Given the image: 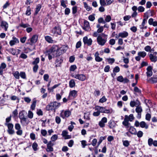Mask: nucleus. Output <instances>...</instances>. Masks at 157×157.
I'll return each instance as SVG.
<instances>
[{"mask_svg":"<svg viewBox=\"0 0 157 157\" xmlns=\"http://www.w3.org/2000/svg\"><path fill=\"white\" fill-rule=\"evenodd\" d=\"M66 46H63L59 48L58 46L56 45H53L47 51L48 52L52 53L53 57L55 56H59L64 53L67 49Z\"/></svg>","mask_w":157,"mask_h":157,"instance_id":"f257e3e1","label":"nucleus"},{"mask_svg":"<svg viewBox=\"0 0 157 157\" xmlns=\"http://www.w3.org/2000/svg\"><path fill=\"white\" fill-rule=\"evenodd\" d=\"M60 105V103L56 101L52 102L48 104L46 107V109L48 111L53 110L55 112L56 109Z\"/></svg>","mask_w":157,"mask_h":157,"instance_id":"f03ea898","label":"nucleus"},{"mask_svg":"<svg viewBox=\"0 0 157 157\" xmlns=\"http://www.w3.org/2000/svg\"><path fill=\"white\" fill-rule=\"evenodd\" d=\"M71 115V112L69 110H62L61 111L60 116L63 119H65L69 117Z\"/></svg>","mask_w":157,"mask_h":157,"instance_id":"7ed1b4c3","label":"nucleus"},{"mask_svg":"<svg viewBox=\"0 0 157 157\" xmlns=\"http://www.w3.org/2000/svg\"><path fill=\"white\" fill-rule=\"evenodd\" d=\"M5 125L7 127V132L9 135H12L15 133V131L13 128L14 125L12 123L7 124Z\"/></svg>","mask_w":157,"mask_h":157,"instance_id":"20e7f679","label":"nucleus"},{"mask_svg":"<svg viewBox=\"0 0 157 157\" xmlns=\"http://www.w3.org/2000/svg\"><path fill=\"white\" fill-rule=\"evenodd\" d=\"M54 144L53 143H52V141H49L47 145V148L46 151L48 152H52L54 151L53 146Z\"/></svg>","mask_w":157,"mask_h":157,"instance_id":"39448f33","label":"nucleus"},{"mask_svg":"<svg viewBox=\"0 0 157 157\" xmlns=\"http://www.w3.org/2000/svg\"><path fill=\"white\" fill-rule=\"evenodd\" d=\"M51 31L53 34L55 35H60L61 34V28L59 26L54 27Z\"/></svg>","mask_w":157,"mask_h":157,"instance_id":"423d86ee","label":"nucleus"},{"mask_svg":"<svg viewBox=\"0 0 157 157\" xmlns=\"http://www.w3.org/2000/svg\"><path fill=\"white\" fill-rule=\"evenodd\" d=\"M97 40L98 44L102 46L104 45L106 42V40L102 38L101 36H98Z\"/></svg>","mask_w":157,"mask_h":157,"instance_id":"0eeeda50","label":"nucleus"},{"mask_svg":"<svg viewBox=\"0 0 157 157\" xmlns=\"http://www.w3.org/2000/svg\"><path fill=\"white\" fill-rule=\"evenodd\" d=\"M77 96V91L75 90L71 91L68 97V100L71 99L76 98Z\"/></svg>","mask_w":157,"mask_h":157,"instance_id":"6e6552de","label":"nucleus"},{"mask_svg":"<svg viewBox=\"0 0 157 157\" xmlns=\"http://www.w3.org/2000/svg\"><path fill=\"white\" fill-rule=\"evenodd\" d=\"M83 40L84 45H87L88 46L92 45L93 41L91 38L88 39L87 36H85L83 38Z\"/></svg>","mask_w":157,"mask_h":157,"instance_id":"1a4fd4ad","label":"nucleus"},{"mask_svg":"<svg viewBox=\"0 0 157 157\" xmlns=\"http://www.w3.org/2000/svg\"><path fill=\"white\" fill-rule=\"evenodd\" d=\"M15 129L17 130L16 133V134L19 136L22 135L23 133L22 130L21 129V127L20 124L19 123H16L15 125Z\"/></svg>","mask_w":157,"mask_h":157,"instance_id":"9d476101","label":"nucleus"},{"mask_svg":"<svg viewBox=\"0 0 157 157\" xmlns=\"http://www.w3.org/2000/svg\"><path fill=\"white\" fill-rule=\"evenodd\" d=\"M135 111L137 113V118L139 119H140L141 118V113L143 111L142 107L140 105L136 106Z\"/></svg>","mask_w":157,"mask_h":157,"instance_id":"9b49d317","label":"nucleus"},{"mask_svg":"<svg viewBox=\"0 0 157 157\" xmlns=\"http://www.w3.org/2000/svg\"><path fill=\"white\" fill-rule=\"evenodd\" d=\"M72 77L75 78L79 80L83 81H84L86 78V76L84 74H77L75 75H73L72 76Z\"/></svg>","mask_w":157,"mask_h":157,"instance_id":"f8f14e48","label":"nucleus"},{"mask_svg":"<svg viewBox=\"0 0 157 157\" xmlns=\"http://www.w3.org/2000/svg\"><path fill=\"white\" fill-rule=\"evenodd\" d=\"M107 119L106 117H103L101 121L98 123V125L101 128H103L105 127V123H107Z\"/></svg>","mask_w":157,"mask_h":157,"instance_id":"ddd939ff","label":"nucleus"},{"mask_svg":"<svg viewBox=\"0 0 157 157\" xmlns=\"http://www.w3.org/2000/svg\"><path fill=\"white\" fill-rule=\"evenodd\" d=\"M38 36L36 35H33L31 38L29 39V40L30 42V44L32 45L33 44L36 43L38 40Z\"/></svg>","mask_w":157,"mask_h":157,"instance_id":"4468645a","label":"nucleus"},{"mask_svg":"<svg viewBox=\"0 0 157 157\" xmlns=\"http://www.w3.org/2000/svg\"><path fill=\"white\" fill-rule=\"evenodd\" d=\"M148 144L149 146H151L152 145L155 147H157V140H154L151 138H149L148 140Z\"/></svg>","mask_w":157,"mask_h":157,"instance_id":"2eb2a0df","label":"nucleus"},{"mask_svg":"<svg viewBox=\"0 0 157 157\" xmlns=\"http://www.w3.org/2000/svg\"><path fill=\"white\" fill-rule=\"evenodd\" d=\"M19 43V40L18 39L15 37H13L12 40L10 41V44L11 46H13V45Z\"/></svg>","mask_w":157,"mask_h":157,"instance_id":"dca6fc26","label":"nucleus"},{"mask_svg":"<svg viewBox=\"0 0 157 157\" xmlns=\"http://www.w3.org/2000/svg\"><path fill=\"white\" fill-rule=\"evenodd\" d=\"M152 67L151 66H148L147 68V72H146V74L147 77H151L152 75Z\"/></svg>","mask_w":157,"mask_h":157,"instance_id":"f3484780","label":"nucleus"},{"mask_svg":"<svg viewBox=\"0 0 157 157\" xmlns=\"http://www.w3.org/2000/svg\"><path fill=\"white\" fill-rule=\"evenodd\" d=\"M135 119V117H134L133 115V114H130L129 116L128 115H125V118L124 119V120H125V121H127L129 122V121H132L134 120Z\"/></svg>","mask_w":157,"mask_h":157,"instance_id":"a211bd4d","label":"nucleus"},{"mask_svg":"<svg viewBox=\"0 0 157 157\" xmlns=\"http://www.w3.org/2000/svg\"><path fill=\"white\" fill-rule=\"evenodd\" d=\"M149 57L151 62L154 63L156 62L157 61V56L151 53L149 54Z\"/></svg>","mask_w":157,"mask_h":157,"instance_id":"6ab92c4d","label":"nucleus"},{"mask_svg":"<svg viewBox=\"0 0 157 157\" xmlns=\"http://www.w3.org/2000/svg\"><path fill=\"white\" fill-rule=\"evenodd\" d=\"M105 109V107L100 106L98 105L94 107L95 110L99 111L100 113H104Z\"/></svg>","mask_w":157,"mask_h":157,"instance_id":"aec40b11","label":"nucleus"},{"mask_svg":"<svg viewBox=\"0 0 157 157\" xmlns=\"http://www.w3.org/2000/svg\"><path fill=\"white\" fill-rule=\"evenodd\" d=\"M116 125V124L114 121L113 120L110 121L108 122V126L111 129H113Z\"/></svg>","mask_w":157,"mask_h":157,"instance_id":"412c9836","label":"nucleus"},{"mask_svg":"<svg viewBox=\"0 0 157 157\" xmlns=\"http://www.w3.org/2000/svg\"><path fill=\"white\" fill-rule=\"evenodd\" d=\"M99 56V53L98 52H96L94 54V56L95 61L98 62H101L103 60L102 58H100Z\"/></svg>","mask_w":157,"mask_h":157,"instance_id":"4be33fe9","label":"nucleus"},{"mask_svg":"<svg viewBox=\"0 0 157 157\" xmlns=\"http://www.w3.org/2000/svg\"><path fill=\"white\" fill-rule=\"evenodd\" d=\"M1 26L2 28L5 31H7L8 27V25L6 21H2L1 23Z\"/></svg>","mask_w":157,"mask_h":157,"instance_id":"5701e85b","label":"nucleus"},{"mask_svg":"<svg viewBox=\"0 0 157 157\" xmlns=\"http://www.w3.org/2000/svg\"><path fill=\"white\" fill-rule=\"evenodd\" d=\"M6 64L4 63H2L0 66V75H2L3 71L6 67Z\"/></svg>","mask_w":157,"mask_h":157,"instance_id":"b1692460","label":"nucleus"},{"mask_svg":"<svg viewBox=\"0 0 157 157\" xmlns=\"http://www.w3.org/2000/svg\"><path fill=\"white\" fill-rule=\"evenodd\" d=\"M128 130L132 134L136 135V129L133 126H130Z\"/></svg>","mask_w":157,"mask_h":157,"instance_id":"393cba45","label":"nucleus"},{"mask_svg":"<svg viewBox=\"0 0 157 157\" xmlns=\"http://www.w3.org/2000/svg\"><path fill=\"white\" fill-rule=\"evenodd\" d=\"M140 103L138 101L136 100V101H131L130 103V106L132 107H134L135 105L138 106L140 105Z\"/></svg>","mask_w":157,"mask_h":157,"instance_id":"a878e982","label":"nucleus"},{"mask_svg":"<svg viewBox=\"0 0 157 157\" xmlns=\"http://www.w3.org/2000/svg\"><path fill=\"white\" fill-rule=\"evenodd\" d=\"M122 124L127 129V130H128V128H130L131 126V124L128 121L124 120L122 122Z\"/></svg>","mask_w":157,"mask_h":157,"instance_id":"bb28decb","label":"nucleus"},{"mask_svg":"<svg viewBox=\"0 0 157 157\" xmlns=\"http://www.w3.org/2000/svg\"><path fill=\"white\" fill-rule=\"evenodd\" d=\"M128 35V33L126 31H123L119 33V36L120 37L124 38L127 37Z\"/></svg>","mask_w":157,"mask_h":157,"instance_id":"cd10ccee","label":"nucleus"},{"mask_svg":"<svg viewBox=\"0 0 157 157\" xmlns=\"http://www.w3.org/2000/svg\"><path fill=\"white\" fill-rule=\"evenodd\" d=\"M148 17H147V19L144 18L143 19V22L141 25H140V28L141 29H143L144 28L146 29L147 27L145 26V24L147 22V19Z\"/></svg>","mask_w":157,"mask_h":157,"instance_id":"c85d7f7f","label":"nucleus"},{"mask_svg":"<svg viewBox=\"0 0 157 157\" xmlns=\"http://www.w3.org/2000/svg\"><path fill=\"white\" fill-rule=\"evenodd\" d=\"M90 28V25L89 22L86 20H85L84 22V27L83 29L87 30Z\"/></svg>","mask_w":157,"mask_h":157,"instance_id":"c756f323","label":"nucleus"},{"mask_svg":"<svg viewBox=\"0 0 157 157\" xmlns=\"http://www.w3.org/2000/svg\"><path fill=\"white\" fill-rule=\"evenodd\" d=\"M96 27L98 28L97 31L98 33H101L104 30V28L103 26H101L99 24L97 25Z\"/></svg>","mask_w":157,"mask_h":157,"instance_id":"7c9ffc66","label":"nucleus"},{"mask_svg":"<svg viewBox=\"0 0 157 157\" xmlns=\"http://www.w3.org/2000/svg\"><path fill=\"white\" fill-rule=\"evenodd\" d=\"M44 38L45 40L49 43H52L54 42V40H53L52 38L49 36H45Z\"/></svg>","mask_w":157,"mask_h":157,"instance_id":"2f4dec72","label":"nucleus"},{"mask_svg":"<svg viewBox=\"0 0 157 157\" xmlns=\"http://www.w3.org/2000/svg\"><path fill=\"white\" fill-rule=\"evenodd\" d=\"M36 102L37 101L35 98H34L33 99V102L30 107L31 109L33 110H34L35 109Z\"/></svg>","mask_w":157,"mask_h":157,"instance_id":"473e14b6","label":"nucleus"},{"mask_svg":"<svg viewBox=\"0 0 157 157\" xmlns=\"http://www.w3.org/2000/svg\"><path fill=\"white\" fill-rule=\"evenodd\" d=\"M149 81L151 83H154L157 82V77H152L151 78Z\"/></svg>","mask_w":157,"mask_h":157,"instance_id":"72a5a7b5","label":"nucleus"},{"mask_svg":"<svg viewBox=\"0 0 157 157\" xmlns=\"http://www.w3.org/2000/svg\"><path fill=\"white\" fill-rule=\"evenodd\" d=\"M140 127L142 128H145V129H147L148 125H147L144 121H141L140 123Z\"/></svg>","mask_w":157,"mask_h":157,"instance_id":"f704fd0d","label":"nucleus"},{"mask_svg":"<svg viewBox=\"0 0 157 157\" xmlns=\"http://www.w3.org/2000/svg\"><path fill=\"white\" fill-rule=\"evenodd\" d=\"M138 55L140 57L144 58L147 55L146 53L144 51H140L138 52Z\"/></svg>","mask_w":157,"mask_h":157,"instance_id":"c9c22d12","label":"nucleus"},{"mask_svg":"<svg viewBox=\"0 0 157 157\" xmlns=\"http://www.w3.org/2000/svg\"><path fill=\"white\" fill-rule=\"evenodd\" d=\"M63 60L60 58L57 59L56 61V67L60 66L63 62Z\"/></svg>","mask_w":157,"mask_h":157,"instance_id":"e433bc0d","label":"nucleus"},{"mask_svg":"<svg viewBox=\"0 0 157 157\" xmlns=\"http://www.w3.org/2000/svg\"><path fill=\"white\" fill-rule=\"evenodd\" d=\"M41 7V5L40 4H38L36 6L35 9V15H36L38 13V12L40 10V9Z\"/></svg>","mask_w":157,"mask_h":157,"instance_id":"4c0bfd02","label":"nucleus"},{"mask_svg":"<svg viewBox=\"0 0 157 157\" xmlns=\"http://www.w3.org/2000/svg\"><path fill=\"white\" fill-rule=\"evenodd\" d=\"M12 74L16 79H19V78L20 74L18 71L13 72Z\"/></svg>","mask_w":157,"mask_h":157,"instance_id":"58836bf2","label":"nucleus"},{"mask_svg":"<svg viewBox=\"0 0 157 157\" xmlns=\"http://www.w3.org/2000/svg\"><path fill=\"white\" fill-rule=\"evenodd\" d=\"M6 50L9 52H10L11 54L15 55L16 53V50L13 48H10L6 49Z\"/></svg>","mask_w":157,"mask_h":157,"instance_id":"ea45409f","label":"nucleus"},{"mask_svg":"<svg viewBox=\"0 0 157 157\" xmlns=\"http://www.w3.org/2000/svg\"><path fill=\"white\" fill-rule=\"evenodd\" d=\"M75 82L74 79H71L69 82V86L71 88H73L75 86Z\"/></svg>","mask_w":157,"mask_h":157,"instance_id":"a19ab883","label":"nucleus"},{"mask_svg":"<svg viewBox=\"0 0 157 157\" xmlns=\"http://www.w3.org/2000/svg\"><path fill=\"white\" fill-rule=\"evenodd\" d=\"M11 120V116L10 115L9 117L6 118V122L5 123V125H6V124H10L12 123H10Z\"/></svg>","mask_w":157,"mask_h":157,"instance_id":"79ce46f5","label":"nucleus"},{"mask_svg":"<svg viewBox=\"0 0 157 157\" xmlns=\"http://www.w3.org/2000/svg\"><path fill=\"white\" fill-rule=\"evenodd\" d=\"M60 85V84H56L54 85L52 87L49 88H48V90L50 92H52L53 91V89L56 88L58 86Z\"/></svg>","mask_w":157,"mask_h":157,"instance_id":"37998d69","label":"nucleus"},{"mask_svg":"<svg viewBox=\"0 0 157 157\" xmlns=\"http://www.w3.org/2000/svg\"><path fill=\"white\" fill-rule=\"evenodd\" d=\"M58 139V136L56 134H55L53 135L51 138V140L50 141H52V143H53V142L55 141L56 140Z\"/></svg>","mask_w":157,"mask_h":157,"instance_id":"c03bdc74","label":"nucleus"},{"mask_svg":"<svg viewBox=\"0 0 157 157\" xmlns=\"http://www.w3.org/2000/svg\"><path fill=\"white\" fill-rule=\"evenodd\" d=\"M31 14V8L30 6L27 7V9L25 12V15L27 16H29Z\"/></svg>","mask_w":157,"mask_h":157,"instance_id":"a18cd8bd","label":"nucleus"},{"mask_svg":"<svg viewBox=\"0 0 157 157\" xmlns=\"http://www.w3.org/2000/svg\"><path fill=\"white\" fill-rule=\"evenodd\" d=\"M40 59L39 58H36L35 60L32 63V64L34 65H38L37 64L39 63Z\"/></svg>","mask_w":157,"mask_h":157,"instance_id":"49530a36","label":"nucleus"},{"mask_svg":"<svg viewBox=\"0 0 157 157\" xmlns=\"http://www.w3.org/2000/svg\"><path fill=\"white\" fill-rule=\"evenodd\" d=\"M111 17L110 15H108L106 16L105 18V19L104 20L105 23L106 22H109L111 21Z\"/></svg>","mask_w":157,"mask_h":157,"instance_id":"de8ad7c7","label":"nucleus"},{"mask_svg":"<svg viewBox=\"0 0 157 157\" xmlns=\"http://www.w3.org/2000/svg\"><path fill=\"white\" fill-rule=\"evenodd\" d=\"M38 144L35 142L32 145V147L34 151H36L37 150Z\"/></svg>","mask_w":157,"mask_h":157,"instance_id":"09e8293b","label":"nucleus"},{"mask_svg":"<svg viewBox=\"0 0 157 157\" xmlns=\"http://www.w3.org/2000/svg\"><path fill=\"white\" fill-rule=\"evenodd\" d=\"M55 121L56 123L59 124L60 123L61 119L59 116H57L55 118Z\"/></svg>","mask_w":157,"mask_h":157,"instance_id":"8fccbe9b","label":"nucleus"},{"mask_svg":"<svg viewBox=\"0 0 157 157\" xmlns=\"http://www.w3.org/2000/svg\"><path fill=\"white\" fill-rule=\"evenodd\" d=\"M77 6H75L72 8V13L73 14H75L77 12Z\"/></svg>","mask_w":157,"mask_h":157,"instance_id":"3c124183","label":"nucleus"},{"mask_svg":"<svg viewBox=\"0 0 157 157\" xmlns=\"http://www.w3.org/2000/svg\"><path fill=\"white\" fill-rule=\"evenodd\" d=\"M107 99L105 98V96H103L99 100V102L102 103L106 101Z\"/></svg>","mask_w":157,"mask_h":157,"instance_id":"603ef678","label":"nucleus"},{"mask_svg":"<svg viewBox=\"0 0 157 157\" xmlns=\"http://www.w3.org/2000/svg\"><path fill=\"white\" fill-rule=\"evenodd\" d=\"M70 10L69 8H66L65 10L64 13L66 15H68L70 13Z\"/></svg>","mask_w":157,"mask_h":157,"instance_id":"864d4df0","label":"nucleus"},{"mask_svg":"<svg viewBox=\"0 0 157 157\" xmlns=\"http://www.w3.org/2000/svg\"><path fill=\"white\" fill-rule=\"evenodd\" d=\"M20 76L23 79H26V76L25 73L24 72H21L20 73Z\"/></svg>","mask_w":157,"mask_h":157,"instance_id":"5fc2aeb1","label":"nucleus"},{"mask_svg":"<svg viewBox=\"0 0 157 157\" xmlns=\"http://www.w3.org/2000/svg\"><path fill=\"white\" fill-rule=\"evenodd\" d=\"M145 8L142 6H139L138 8V10L140 12H142L144 11Z\"/></svg>","mask_w":157,"mask_h":157,"instance_id":"6e6d98bb","label":"nucleus"},{"mask_svg":"<svg viewBox=\"0 0 157 157\" xmlns=\"http://www.w3.org/2000/svg\"><path fill=\"white\" fill-rule=\"evenodd\" d=\"M120 69L119 67L117 66L115 67L113 69V73H117L120 71Z\"/></svg>","mask_w":157,"mask_h":157,"instance_id":"4d7b16f0","label":"nucleus"},{"mask_svg":"<svg viewBox=\"0 0 157 157\" xmlns=\"http://www.w3.org/2000/svg\"><path fill=\"white\" fill-rule=\"evenodd\" d=\"M98 22L99 23L105 24V21L103 18L101 17L98 18Z\"/></svg>","mask_w":157,"mask_h":157,"instance_id":"13d9d810","label":"nucleus"},{"mask_svg":"<svg viewBox=\"0 0 157 157\" xmlns=\"http://www.w3.org/2000/svg\"><path fill=\"white\" fill-rule=\"evenodd\" d=\"M143 134V132L141 131H139L137 133H136V134L139 138H141L142 137Z\"/></svg>","mask_w":157,"mask_h":157,"instance_id":"bf43d9fd","label":"nucleus"},{"mask_svg":"<svg viewBox=\"0 0 157 157\" xmlns=\"http://www.w3.org/2000/svg\"><path fill=\"white\" fill-rule=\"evenodd\" d=\"M117 80L120 82H123L124 78L122 76H120L118 77L117 78Z\"/></svg>","mask_w":157,"mask_h":157,"instance_id":"052dcab7","label":"nucleus"},{"mask_svg":"<svg viewBox=\"0 0 157 157\" xmlns=\"http://www.w3.org/2000/svg\"><path fill=\"white\" fill-rule=\"evenodd\" d=\"M151 47L149 45H147L144 48V50L147 52H151L150 51L151 50Z\"/></svg>","mask_w":157,"mask_h":157,"instance_id":"680f3d73","label":"nucleus"},{"mask_svg":"<svg viewBox=\"0 0 157 157\" xmlns=\"http://www.w3.org/2000/svg\"><path fill=\"white\" fill-rule=\"evenodd\" d=\"M20 27L23 28H26L29 26V25L28 24H23V23H21L19 25Z\"/></svg>","mask_w":157,"mask_h":157,"instance_id":"e2e57ef3","label":"nucleus"},{"mask_svg":"<svg viewBox=\"0 0 157 157\" xmlns=\"http://www.w3.org/2000/svg\"><path fill=\"white\" fill-rule=\"evenodd\" d=\"M39 66L38 65H34L33 67V71L34 73H36L37 72Z\"/></svg>","mask_w":157,"mask_h":157,"instance_id":"0e129e2a","label":"nucleus"},{"mask_svg":"<svg viewBox=\"0 0 157 157\" xmlns=\"http://www.w3.org/2000/svg\"><path fill=\"white\" fill-rule=\"evenodd\" d=\"M134 90L135 92L136 93H138L139 94H140L141 93V90L139 89L138 87L137 86H135Z\"/></svg>","mask_w":157,"mask_h":157,"instance_id":"69168bd1","label":"nucleus"},{"mask_svg":"<svg viewBox=\"0 0 157 157\" xmlns=\"http://www.w3.org/2000/svg\"><path fill=\"white\" fill-rule=\"evenodd\" d=\"M41 133L43 136H45L47 134V132L45 129H42L41 130Z\"/></svg>","mask_w":157,"mask_h":157,"instance_id":"338daca9","label":"nucleus"},{"mask_svg":"<svg viewBox=\"0 0 157 157\" xmlns=\"http://www.w3.org/2000/svg\"><path fill=\"white\" fill-rule=\"evenodd\" d=\"M96 112H94L93 113V115L94 116L98 117L100 115V112L99 111L96 110Z\"/></svg>","mask_w":157,"mask_h":157,"instance_id":"774afa93","label":"nucleus"}]
</instances>
